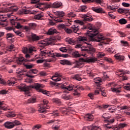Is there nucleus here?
<instances>
[{"instance_id":"12","label":"nucleus","mask_w":130,"mask_h":130,"mask_svg":"<svg viewBox=\"0 0 130 130\" xmlns=\"http://www.w3.org/2000/svg\"><path fill=\"white\" fill-rule=\"evenodd\" d=\"M0 25L3 27H6L8 26V20H7V17H5L4 15H0Z\"/></svg>"},{"instance_id":"42","label":"nucleus","mask_w":130,"mask_h":130,"mask_svg":"<svg viewBox=\"0 0 130 130\" xmlns=\"http://www.w3.org/2000/svg\"><path fill=\"white\" fill-rule=\"evenodd\" d=\"M119 23H120L121 25H124L126 24V23H127V21H126V20H125V19L122 18L119 20Z\"/></svg>"},{"instance_id":"23","label":"nucleus","mask_w":130,"mask_h":130,"mask_svg":"<svg viewBox=\"0 0 130 130\" xmlns=\"http://www.w3.org/2000/svg\"><path fill=\"white\" fill-rule=\"evenodd\" d=\"M43 13H39L37 14L36 15L34 16V19L35 20H42V18H43Z\"/></svg>"},{"instance_id":"53","label":"nucleus","mask_w":130,"mask_h":130,"mask_svg":"<svg viewBox=\"0 0 130 130\" xmlns=\"http://www.w3.org/2000/svg\"><path fill=\"white\" fill-rule=\"evenodd\" d=\"M12 122H13L14 126H15V125H20V124H21V122L18 120H15V121H13Z\"/></svg>"},{"instance_id":"40","label":"nucleus","mask_w":130,"mask_h":130,"mask_svg":"<svg viewBox=\"0 0 130 130\" xmlns=\"http://www.w3.org/2000/svg\"><path fill=\"white\" fill-rule=\"evenodd\" d=\"M61 98H62V99H64V100H70V99H71V96L63 94L61 95Z\"/></svg>"},{"instance_id":"27","label":"nucleus","mask_w":130,"mask_h":130,"mask_svg":"<svg viewBox=\"0 0 130 130\" xmlns=\"http://www.w3.org/2000/svg\"><path fill=\"white\" fill-rule=\"evenodd\" d=\"M26 73V71L22 70L21 71H20L18 72V75H20V76H26V77H28V78H34V76L30 75L29 74H25Z\"/></svg>"},{"instance_id":"22","label":"nucleus","mask_w":130,"mask_h":130,"mask_svg":"<svg viewBox=\"0 0 130 130\" xmlns=\"http://www.w3.org/2000/svg\"><path fill=\"white\" fill-rule=\"evenodd\" d=\"M118 8H119V6L118 5L107 6V9H108V10H111L113 12H115V11H116V10H117Z\"/></svg>"},{"instance_id":"35","label":"nucleus","mask_w":130,"mask_h":130,"mask_svg":"<svg viewBox=\"0 0 130 130\" xmlns=\"http://www.w3.org/2000/svg\"><path fill=\"white\" fill-rule=\"evenodd\" d=\"M121 87H119L117 88H112V92H115V93H117V94H119L120 93V90L119 89H121Z\"/></svg>"},{"instance_id":"39","label":"nucleus","mask_w":130,"mask_h":130,"mask_svg":"<svg viewBox=\"0 0 130 130\" xmlns=\"http://www.w3.org/2000/svg\"><path fill=\"white\" fill-rule=\"evenodd\" d=\"M42 6H44L45 9H49V8H52V4H48V3H42Z\"/></svg>"},{"instance_id":"60","label":"nucleus","mask_w":130,"mask_h":130,"mask_svg":"<svg viewBox=\"0 0 130 130\" xmlns=\"http://www.w3.org/2000/svg\"><path fill=\"white\" fill-rule=\"evenodd\" d=\"M25 67L26 69H32L33 67H34V64H25Z\"/></svg>"},{"instance_id":"59","label":"nucleus","mask_w":130,"mask_h":130,"mask_svg":"<svg viewBox=\"0 0 130 130\" xmlns=\"http://www.w3.org/2000/svg\"><path fill=\"white\" fill-rule=\"evenodd\" d=\"M55 76L57 77V78H61V77H62V74H61V73L59 72H56L55 73Z\"/></svg>"},{"instance_id":"24","label":"nucleus","mask_w":130,"mask_h":130,"mask_svg":"<svg viewBox=\"0 0 130 130\" xmlns=\"http://www.w3.org/2000/svg\"><path fill=\"white\" fill-rule=\"evenodd\" d=\"M60 63L61 64H63V66L67 65V66H72V62L70 61H69V60H61L60 61Z\"/></svg>"},{"instance_id":"29","label":"nucleus","mask_w":130,"mask_h":130,"mask_svg":"<svg viewBox=\"0 0 130 130\" xmlns=\"http://www.w3.org/2000/svg\"><path fill=\"white\" fill-rule=\"evenodd\" d=\"M7 83L9 86L16 84V79L12 78L7 81Z\"/></svg>"},{"instance_id":"48","label":"nucleus","mask_w":130,"mask_h":130,"mask_svg":"<svg viewBox=\"0 0 130 130\" xmlns=\"http://www.w3.org/2000/svg\"><path fill=\"white\" fill-rule=\"evenodd\" d=\"M7 117H15L16 116V114L14 113L13 112H9V114L7 115Z\"/></svg>"},{"instance_id":"62","label":"nucleus","mask_w":130,"mask_h":130,"mask_svg":"<svg viewBox=\"0 0 130 130\" xmlns=\"http://www.w3.org/2000/svg\"><path fill=\"white\" fill-rule=\"evenodd\" d=\"M60 127V125H55L54 126L52 127V129L54 130H58L59 129V128Z\"/></svg>"},{"instance_id":"28","label":"nucleus","mask_w":130,"mask_h":130,"mask_svg":"<svg viewBox=\"0 0 130 130\" xmlns=\"http://www.w3.org/2000/svg\"><path fill=\"white\" fill-rule=\"evenodd\" d=\"M24 14H30V15H33L34 14H37V11L34 10L32 11H31L30 10H25L23 11Z\"/></svg>"},{"instance_id":"44","label":"nucleus","mask_w":130,"mask_h":130,"mask_svg":"<svg viewBox=\"0 0 130 130\" xmlns=\"http://www.w3.org/2000/svg\"><path fill=\"white\" fill-rule=\"evenodd\" d=\"M90 128L91 130H102L101 128L95 125H91V127H90Z\"/></svg>"},{"instance_id":"52","label":"nucleus","mask_w":130,"mask_h":130,"mask_svg":"<svg viewBox=\"0 0 130 130\" xmlns=\"http://www.w3.org/2000/svg\"><path fill=\"white\" fill-rule=\"evenodd\" d=\"M39 46H40V47H41V48H44L45 46H46V43H45V42H41L40 43H39Z\"/></svg>"},{"instance_id":"4","label":"nucleus","mask_w":130,"mask_h":130,"mask_svg":"<svg viewBox=\"0 0 130 130\" xmlns=\"http://www.w3.org/2000/svg\"><path fill=\"white\" fill-rule=\"evenodd\" d=\"M61 89L63 90V93L64 94H68V93H70V91H73L74 89H74V95H75L76 96H80L81 95V93L79 92V90H83V87L77 85L76 86H75L73 84L68 85L67 86V83H64L63 85L61 86Z\"/></svg>"},{"instance_id":"50","label":"nucleus","mask_w":130,"mask_h":130,"mask_svg":"<svg viewBox=\"0 0 130 130\" xmlns=\"http://www.w3.org/2000/svg\"><path fill=\"white\" fill-rule=\"evenodd\" d=\"M14 31L15 32V34L17 36H20V37H24V34H22L21 31H15V30H14Z\"/></svg>"},{"instance_id":"31","label":"nucleus","mask_w":130,"mask_h":130,"mask_svg":"<svg viewBox=\"0 0 130 130\" xmlns=\"http://www.w3.org/2000/svg\"><path fill=\"white\" fill-rule=\"evenodd\" d=\"M93 117L92 114H88L86 115L85 117V120H87V121H92L93 120Z\"/></svg>"},{"instance_id":"37","label":"nucleus","mask_w":130,"mask_h":130,"mask_svg":"<svg viewBox=\"0 0 130 130\" xmlns=\"http://www.w3.org/2000/svg\"><path fill=\"white\" fill-rule=\"evenodd\" d=\"M93 81H94V83H95V84H98V85H99L100 84V83H102V80H101V78H100L99 77L94 78Z\"/></svg>"},{"instance_id":"30","label":"nucleus","mask_w":130,"mask_h":130,"mask_svg":"<svg viewBox=\"0 0 130 130\" xmlns=\"http://www.w3.org/2000/svg\"><path fill=\"white\" fill-rule=\"evenodd\" d=\"M116 59H118V60H124V56L120 55L118 54H116L114 55Z\"/></svg>"},{"instance_id":"64","label":"nucleus","mask_w":130,"mask_h":130,"mask_svg":"<svg viewBox=\"0 0 130 130\" xmlns=\"http://www.w3.org/2000/svg\"><path fill=\"white\" fill-rule=\"evenodd\" d=\"M91 125L87 126V127H84L83 130H91Z\"/></svg>"},{"instance_id":"11","label":"nucleus","mask_w":130,"mask_h":130,"mask_svg":"<svg viewBox=\"0 0 130 130\" xmlns=\"http://www.w3.org/2000/svg\"><path fill=\"white\" fill-rule=\"evenodd\" d=\"M31 4H38V5L35 6V8L44 11V8H41V5H43V3L40 2V0H31Z\"/></svg>"},{"instance_id":"14","label":"nucleus","mask_w":130,"mask_h":130,"mask_svg":"<svg viewBox=\"0 0 130 130\" xmlns=\"http://www.w3.org/2000/svg\"><path fill=\"white\" fill-rule=\"evenodd\" d=\"M91 9L93 12H95V13H98L100 14H105V11L102 8L100 7H92Z\"/></svg>"},{"instance_id":"16","label":"nucleus","mask_w":130,"mask_h":130,"mask_svg":"<svg viewBox=\"0 0 130 130\" xmlns=\"http://www.w3.org/2000/svg\"><path fill=\"white\" fill-rule=\"evenodd\" d=\"M125 74H126L125 71H123V70H120L119 72H117V75L120 77H122V80L125 81V80H127V77L123 76L124 75H125Z\"/></svg>"},{"instance_id":"19","label":"nucleus","mask_w":130,"mask_h":130,"mask_svg":"<svg viewBox=\"0 0 130 130\" xmlns=\"http://www.w3.org/2000/svg\"><path fill=\"white\" fill-rule=\"evenodd\" d=\"M65 41L69 44H72V45H74L76 43V40L74 38H67L65 39Z\"/></svg>"},{"instance_id":"6","label":"nucleus","mask_w":130,"mask_h":130,"mask_svg":"<svg viewBox=\"0 0 130 130\" xmlns=\"http://www.w3.org/2000/svg\"><path fill=\"white\" fill-rule=\"evenodd\" d=\"M102 117L104 118V121L106 123V124L104 125L105 129L109 130L114 128V126L112 125V123L114 122V119H110V117L107 116V114L106 113L104 114Z\"/></svg>"},{"instance_id":"36","label":"nucleus","mask_w":130,"mask_h":130,"mask_svg":"<svg viewBox=\"0 0 130 130\" xmlns=\"http://www.w3.org/2000/svg\"><path fill=\"white\" fill-rule=\"evenodd\" d=\"M73 79H75L77 81H82V78H81V75L80 74H76L74 75Z\"/></svg>"},{"instance_id":"18","label":"nucleus","mask_w":130,"mask_h":130,"mask_svg":"<svg viewBox=\"0 0 130 130\" xmlns=\"http://www.w3.org/2000/svg\"><path fill=\"white\" fill-rule=\"evenodd\" d=\"M54 14L56 16V18H58L60 20H61V18L64 16V13L63 11H56L54 12Z\"/></svg>"},{"instance_id":"32","label":"nucleus","mask_w":130,"mask_h":130,"mask_svg":"<svg viewBox=\"0 0 130 130\" xmlns=\"http://www.w3.org/2000/svg\"><path fill=\"white\" fill-rule=\"evenodd\" d=\"M128 11H129V10L125 9L119 8L118 9V13H120V14H126L128 13Z\"/></svg>"},{"instance_id":"21","label":"nucleus","mask_w":130,"mask_h":130,"mask_svg":"<svg viewBox=\"0 0 130 130\" xmlns=\"http://www.w3.org/2000/svg\"><path fill=\"white\" fill-rule=\"evenodd\" d=\"M49 16L51 19V20H53V21H54L56 23H61L63 22L62 19H60L58 18H56L53 16L52 14H50Z\"/></svg>"},{"instance_id":"57","label":"nucleus","mask_w":130,"mask_h":130,"mask_svg":"<svg viewBox=\"0 0 130 130\" xmlns=\"http://www.w3.org/2000/svg\"><path fill=\"white\" fill-rule=\"evenodd\" d=\"M27 110L30 113H34L35 112V109L34 108L29 107Z\"/></svg>"},{"instance_id":"33","label":"nucleus","mask_w":130,"mask_h":130,"mask_svg":"<svg viewBox=\"0 0 130 130\" xmlns=\"http://www.w3.org/2000/svg\"><path fill=\"white\" fill-rule=\"evenodd\" d=\"M100 93V90H95L94 91V93H89L88 94V96L91 98V99H93V97H94V95H98Z\"/></svg>"},{"instance_id":"13","label":"nucleus","mask_w":130,"mask_h":130,"mask_svg":"<svg viewBox=\"0 0 130 130\" xmlns=\"http://www.w3.org/2000/svg\"><path fill=\"white\" fill-rule=\"evenodd\" d=\"M84 22H91L93 21V17L90 14H84L82 16Z\"/></svg>"},{"instance_id":"17","label":"nucleus","mask_w":130,"mask_h":130,"mask_svg":"<svg viewBox=\"0 0 130 130\" xmlns=\"http://www.w3.org/2000/svg\"><path fill=\"white\" fill-rule=\"evenodd\" d=\"M59 27L60 28H64V31L68 34H72L73 33V28H66V25L64 24H59Z\"/></svg>"},{"instance_id":"55","label":"nucleus","mask_w":130,"mask_h":130,"mask_svg":"<svg viewBox=\"0 0 130 130\" xmlns=\"http://www.w3.org/2000/svg\"><path fill=\"white\" fill-rule=\"evenodd\" d=\"M99 90L101 92L102 95L104 96V97H106V93L104 92V90L103 88H100Z\"/></svg>"},{"instance_id":"15","label":"nucleus","mask_w":130,"mask_h":130,"mask_svg":"<svg viewBox=\"0 0 130 130\" xmlns=\"http://www.w3.org/2000/svg\"><path fill=\"white\" fill-rule=\"evenodd\" d=\"M52 7L54 9H61L62 8V3L59 2H56L52 4Z\"/></svg>"},{"instance_id":"20","label":"nucleus","mask_w":130,"mask_h":130,"mask_svg":"<svg viewBox=\"0 0 130 130\" xmlns=\"http://www.w3.org/2000/svg\"><path fill=\"white\" fill-rule=\"evenodd\" d=\"M4 126L6 128H13L14 127V123L13 122L7 121L4 123Z\"/></svg>"},{"instance_id":"5","label":"nucleus","mask_w":130,"mask_h":130,"mask_svg":"<svg viewBox=\"0 0 130 130\" xmlns=\"http://www.w3.org/2000/svg\"><path fill=\"white\" fill-rule=\"evenodd\" d=\"M41 51V55L42 56L48 55V56H50V57H53V58H55V57H68L69 56L68 54H61L59 53H53V51H51L50 50H40Z\"/></svg>"},{"instance_id":"56","label":"nucleus","mask_w":130,"mask_h":130,"mask_svg":"<svg viewBox=\"0 0 130 130\" xmlns=\"http://www.w3.org/2000/svg\"><path fill=\"white\" fill-rule=\"evenodd\" d=\"M81 12H87V7L85 6L80 7Z\"/></svg>"},{"instance_id":"43","label":"nucleus","mask_w":130,"mask_h":130,"mask_svg":"<svg viewBox=\"0 0 130 130\" xmlns=\"http://www.w3.org/2000/svg\"><path fill=\"white\" fill-rule=\"evenodd\" d=\"M36 102V98H31L27 101V103H35Z\"/></svg>"},{"instance_id":"51","label":"nucleus","mask_w":130,"mask_h":130,"mask_svg":"<svg viewBox=\"0 0 130 130\" xmlns=\"http://www.w3.org/2000/svg\"><path fill=\"white\" fill-rule=\"evenodd\" d=\"M29 74H37L38 73V71H37V69H31L29 71H28Z\"/></svg>"},{"instance_id":"2","label":"nucleus","mask_w":130,"mask_h":130,"mask_svg":"<svg viewBox=\"0 0 130 130\" xmlns=\"http://www.w3.org/2000/svg\"><path fill=\"white\" fill-rule=\"evenodd\" d=\"M31 88H32V89H36V90H37L38 92L43 93V94H45V95H47V96H50V93H48V91L43 90L42 89H41V88H42V85L39 83H35L34 85L31 86H27L25 84H22L21 86H18V89L20 90V91L24 92L26 95H28V96H30L29 94H30L29 90L31 89Z\"/></svg>"},{"instance_id":"46","label":"nucleus","mask_w":130,"mask_h":130,"mask_svg":"<svg viewBox=\"0 0 130 130\" xmlns=\"http://www.w3.org/2000/svg\"><path fill=\"white\" fill-rule=\"evenodd\" d=\"M67 16L69 18H75V17H76V14H75V13L71 12L69 13Z\"/></svg>"},{"instance_id":"25","label":"nucleus","mask_w":130,"mask_h":130,"mask_svg":"<svg viewBox=\"0 0 130 130\" xmlns=\"http://www.w3.org/2000/svg\"><path fill=\"white\" fill-rule=\"evenodd\" d=\"M57 31L54 28H51L48 29L47 34V35H53V34H55Z\"/></svg>"},{"instance_id":"34","label":"nucleus","mask_w":130,"mask_h":130,"mask_svg":"<svg viewBox=\"0 0 130 130\" xmlns=\"http://www.w3.org/2000/svg\"><path fill=\"white\" fill-rule=\"evenodd\" d=\"M15 36L12 33H8L6 34V38L7 40H11V38H13Z\"/></svg>"},{"instance_id":"3","label":"nucleus","mask_w":130,"mask_h":130,"mask_svg":"<svg viewBox=\"0 0 130 130\" xmlns=\"http://www.w3.org/2000/svg\"><path fill=\"white\" fill-rule=\"evenodd\" d=\"M35 51H36V50H35V47H30L28 49L27 48H25L23 50V53H26L25 55V58L22 57L18 58L16 59L17 63H18V64H21V63H22L23 61H25V62H26L27 61H34V59H30L31 58V55L28 54L27 52H29V53H32V52H34Z\"/></svg>"},{"instance_id":"63","label":"nucleus","mask_w":130,"mask_h":130,"mask_svg":"<svg viewBox=\"0 0 130 130\" xmlns=\"http://www.w3.org/2000/svg\"><path fill=\"white\" fill-rule=\"evenodd\" d=\"M125 90H130V84L128 83L124 87Z\"/></svg>"},{"instance_id":"26","label":"nucleus","mask_w":130,"mask_h":130,"mask_svg":"<svg viewBox=\"0 0 130 130\" xmlns=\"http://www.w3.org/2000/svg\"><path fill=\"white\" fill-rule=\"evenodd\" d=\"M59 110L62 114L64 115H69V110L66 109V108L61 107L59 109Z\"/></svg>"},{"instance_id":"54","label":"nucleus","mask_w":130,"mask_h":130,"mask_svg":"<svg viewBox=\"0 0 130 130\" xmlns=\"http://www.w3.org/2000/svg\"><path fill=\"white\" fill-rule=\"evenodd\" d=\"M11 10L12 11V12H17L18 11V8L17 6H11Z\"/></svg>"},{"instance_id":"61","label":"nucleus","mask_w":130,"mask_h":130,"mask_svg":"<svg viewBox=\"0 0 130 130\" xmlns=\"http://www.w3.org/2000/svg\"><path fill=\"white\" fill-rule=\"evenodd\" d=\"M10 23L13 26H16V24H17V21L16 20H14V19H11L10 20Z\"/></svg>"},{"instance_id":"8","label":"nucleus","mask_w":130,"mask_h":130,"mask_svg":"<svg viewBox=\"0 0 130 130\" xmlns=\"http://www.w3.org/2000/svg\"><path fill=\"white\" fill-rule=\"evenodd\" d=\"M74 22H75V23H76L77 24H78V25H77V26H76V25H74V27H72L73 32H74V33H77V34H79V31L80 29V26H82L84 25V22L79 20H75Z\"/></svg>"},{"instance_id":"1","label":"nucleus","mask_w":130,"mask_h":130,"mask_svg":"<svg viewBox=\"0 0 130 130\" xmlns=\"http://www.w3.org/2000/svg\"><path fill=\"white\" fill-rule=\"evenodd\" d=\"M81 29H83V30L89 29V31L87 32L85 37L80 36L78 39L80 43L86 44L87 46L84 48H81V50L82 52L81 54L77 51L73 52L72 55L74 57H80L81 56L87 57L88 54H92L93 52H95V49L91 45V42L89 41H96V42H101V43H104L106 41H109V39L105 38L102 34H100L98 29L92 27V24H89V27L83 26Z\"/></svg>"},{"instance_id":"7","label":"nucleus","mask_w":130,"mask_h":130,"mask_svg":"<svg viewBox=\"0 0 130 130\" xmlns=\"http://www.w3.org/2000/svg\"><path fill=\"white\" fill-rule=\"evenodd\" d=\"M95 61H97V58H81L79 61H76V67L79 68V67H82L83 62H95Z\"/></svg>"},{"instance_id":"47","label":"nucleus","mask_w":130,"mask_h":130,"mask_svg":"<svg viewBox=\"0 0 130 130\" xmlns=\"http://www.w3.org/2000/svg\"><path fill=\"white\" fill-rule=\"evenodd\" d=\"M49 25L50 26H54L55 25L56 23H58V22H56L53 19H49Z\"/></svg>"},{"instance_id":"45","label":"nucleus","mask_w":130,"mask_h":130,"mask_svg":"<svg viewBox=\"0 0 130 130\" xmlns=\"http://www.w3.org/2000/svg\"><path fill=\"white\" fill-rule=\"evenodd\" d=\"M28 26L30 29H34L36 28L37 25L35 23H28Z\"/></svg>"},{"instance_id":"9","label":"nucleus","mask_w":130,"mask_h":130,"mask_svg":"<svg viewBox=\"0 0 130 130\" xmlns=\"http://www.w3.org/2000/svg\"><path fill=\"white\" fill-rule=\"evenodd\" d=\"M43 105H46L45 108L41 107L39 109V111H40L42 113H44V112L46 111V109H45V108L47 109H49V108H50V107H49V105H48V101H47V100H43Z\"/></svg>"},{"instance_id":"38","label":"nucleus","mask_w":130,"mask_h":130,"mask_svg":"<svg viewBox=\"0 0 130 130\" xmlns=\"http://www.w3.org/2000/svg\"><path fill=\"white\" fill-rule=\"evenodd\" d=\"M53 102H54V103L58 104V105H60V104H61V101H60V100L59 99L57 98L53 99Z\"/></svg>"},{"instance_id":"10","label":"nucleus","mask_w":130,"mask_h":130,"mask_svg":"<svg viewBox=\"0 0 130 130\" xmlns=\"http://www.w3.org/2000/svg\"><path fill=\"white\" fill-rule=\"evenodd\" d=\"M28 39L30 42H34V41H38V40H40L41 37L37 36V35L35 34H31L30 36L28 37Z\"/></svg>"},{"instance_id":"41","label":"nucleus","mask_w":130,"mask_h":130,"mask_svg":"<svg viewBox=\"0 0 130 130\" xmlns=\"http://www.w3.org/2000/svg\"><path fill=\"white\" fill-rule=\"evenodd\" d=\"M52 80H53V81H54V82H59V81L61 80V79L59 77H57V76H53L52 77Z\"/></svg>"},{"instance_id":"49","label":"nucleus","mask_w":130,"mask_h":130,"mask_svg":"<svg viewBox=\"0 0 130 130\" xmlns=\"http://www.w3.org/2000/svg\"><path fill=\"white\" fill-rule=\"evenodd\" d=\"M52 115H53L55 117L57 116H59V113H58V111L55 110L53 112Z\"/></svg>"},{"instance_id":"58","label":"nucleus","mask_w":130,"mask_h":130,"mask_svg":"<svg viewBox=\"0 0 130 130\" xmlns=\"http://www.w3.org/2000/svg\"><path fill=\"white\" fill-rule=\"evenodd\" d=\"M120 43L123 46H127V45H128V43L125 41H121Z\"/></svg>"}]
</instances>
